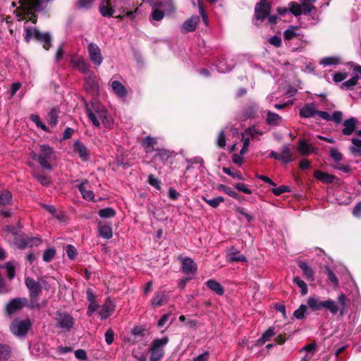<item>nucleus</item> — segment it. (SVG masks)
Here are the masks:
<instances>
[{
  "label": "nucleus",
  "instance_id": "nucleus-1",
  "mask_svg": "<svg viewBox=\"0 0 361 361\" xmlns=\"http://www.w3.org/2000/svg\"><path fill=\"white\" fill-rule=\"evenodd\" d=\"M85 108L87 116L93 126L99 128L101 124H103L105 128L109 129L113 127V118L97 99L94 98L90 102H85Z\"/></svg>",
  "mask_w": 361,
  "mask_h": 361
},
{
  "label": "nucleus",
  "instance_id": "nucleus-58",
  "mask_svg": "<svg viewBox=\"0 0 361 361\" xmlns=\"http://www.w3.org/2000/svg\"><path fill=\"white\" fill-rule=\"evenodd\" d=\"M216 144L220 148H224L226 146V135L224 130L219 132L217 136Z\"/></svg>",
  "mask_w": 361,
  "mask_h": 361
},
{
  "label": "nucleus",
  "instance_id": "nucleus-17",
  "mask_svg": "<svg viewBox=\"0 0 361 361\" xmlns=\"http://www.w3.org/2000/svg\"><path fill=\"white\" fill-rule=\"evenodd\" d=\"M73 152L76 153L80 159L86 161L90 159V152L85 145L79 140L74 142L73 145Z\"/></svg>",
  "mask_w": 361,
  "mask_h": 361
},
{
  "label": "nucleus",
  "instance_id": "nucleus-61",
  "mask_svg": "<svg viewBox=\"0 0 361 361\" xmlns=\"http://www.w3.org/2000/svg\"><path fill=\"white\" fill-rule=\"evenodd\" d=\"M330 154L331 157L336 162L340 161L343 159L342 154L336 149H331Z\"/></svg>",
  "mask_w": 361,
  "mask_h": 361
},
{
  "label": "nucleus",
  "instance_id": "nucleus-33",
  "mask_svg": "<svg viewBox=\"0 0 361 361\" xmlns=\"http://www.w3.org/2000/svg\"><path fill=\"white\" fill-rule=\"evenodd\" d=\"M351 142L352 145L349 147L350 152L355 157H361V140L353 137Z\"/></svg>",
  "mask_w": 361,
  "mask_h": 361
},
{
  "label": "nucleus",
  "instance_id": "nucleus-39",
  "mask_svg": "<svg viewBox=\"0 0 361 361\" xmlns=\"http://www.w3.org/2000/svg\"><path fill=\"white\" fill-rule=\"evenodd\" d=\"M341 63V58L337 56L324 57L320 61V64L324 66H335Z\"/></svg>",
  "mask_w": 361,
  "mask_h": 361
},
{
  "label": "nucleus",
  "instance_id": "nucleus-14",
  "mask_svg": "<svg viewBox=\"0 0 361 361\" xmlns=\"http://www.w3.org/2000/svg\"><path fill=\"white\" fill-rule=\"evenodd\" d=\"M71 63L73 68L78 69L82 73H87L90 71V65L82 57L73 56L71 59Z\"/></svg>",
  "mask_w": 361,
  "mask_h": 361
},
{
  "label": "nucleus",
  "instance_id": "nucleus-28",
  "mask_svg": "<svg viewBox=\"0 0 361 361\" xmlns=\"http://www.w3.org/2000/svg\"><path fill=\"white\" fill-rule=\"evenodd\" d=\"M307 305L313 311L320 310L324 308V301H322L319 298L310 296L307 300Z\"/></svg>",
  "mask_w": 361,
  "mask_h": 361
},
{
  "label": "nucleus",
  "instance_id": "nucleus-35",
  "mask_svg": "<svg viewBox=\"0 0 361 361\" xmlns=\"http://www.w3.org/2000/svg\"><path fill=\"white\" fill-rule=\"evenodd\" d=\"M314 176L316 178L325 183H331L336 178L334 176L322 172L321 171H316L314 172Z\"/></svg>",
  "mask_w": 361,
  "mask_h": 361
},
{
  "label": "nucleus",
  "instance_id": "nucleus-22",
  "mask_svg": "<svg viewBox=\"0 0 361 361\" xmlns=\"http://www.w3.org/2000/svg\"><path fill=\"white\" fill-rule=\"evenodd\" d=\"M82 197L86 200H94V195L92 190L89 188V182L85 180L78 186Z\"/></svg>",
  "mask_w": 361,
  "mask_h": 361
},
{
  "label": "nucleus",
  "instance_id": "nucleus-46",
  "mask_svg": "<svg viewBox=\"0 0 361 361\" xmlns=\"http://www.w3.org/2000/svg\"><path fill=\"white\" fill-rule=\"evenodd\" d=\"M298 29V27L295 26H290L287 30H286L283 32V38L285 40H290L293 38L298 36V34L295 32Z\"/></svg>",
  "mask_w": 361,
  "mask_h": 361
},
{
  "label": "nucleus",
  "instance_id": "nucleus-11",
  "mask_svg": "<svg viewBox=\"0 0 361 361\" xmlns=\"http://www.w3.org/2000/svg\"><path fill=\"white\" fill-rule=\"evenodd\" d=\"M361 79V66L356 65L353 69V77L341 84V88L353 90L357 84L358 80Z\"/></svg>",
  "mask_w": 361,
  "mask_h": 361
},
{
  "label": "nucleus",
  "instance_id": "nucleus-38",
  "mask_svg": "<svg viewBox=\"0 0 361 361\" xmlns=\"http://www.w3.org/2000/svg\"><path fill=\"white\" fill-rule=\"evenodd\" d=\"M298 150L302 155H307L313 152L314 147L305 140H300L298 144Z\"/></svg>",
  "mask_w": 361,
  "mask_h": 361
},
{
  "label": "nucleus",
  "instance_id": "nucleus-6",
  "mask_svg": "<svg viewBox=\"0 0 361 361\" xmlns=\"http://www.w3.org/2000/svg\"><path fill=\"white\" fill-rule=\"evenodd\" d=\"M25 285L29 290L30 297V306L32 308H40V305L37 302V298L42 292V286L39 282L35 279L27 277L25 279Z\"/></svg>",
  "mask_w": 361,
  "mask_h": 361
},
{
  "label": "nucleus",
  "instance_id": "nucleus-3",
  "mask_svg": "<svg viewBox=\"0 0 361 361\" xmlns=\"http://www.w3.org/2000/svg\"><path fill=\"white\" fill-rule=\"evenodd\" d=\"M317 0H303L300 4L295 1H291L289 3V11L298 17L304 15H311L312 12L316 13L317 8L314 6Z\"/></svg>",
  "mask_w": 361,
  "mask_h": 361
},
{
  "label": "nucleus",
  "instance_id": "nucleus-54",
  "mask_svg": "<svg viewBox=\"0 0 361 361\" xmlns=\"http://www.w3.org/2000/svg\"><path fill=\"white\" fill-rule=\"evenodd\" d=\"M33 176L44 186H47L50 183V180L47 176L39 173H35Z\"/></svg>",
  "mask_w": 361,
  "mask_h": 361
},
{
  "label": "nucleus",
  "instance_id": "nucleus-44",
  "mask_svg": "<svg viewBox=\"0 0 361 361\" xmlns=\"http://www.w3.org/2000/svg\"><path fill=\"white\" fill-rule=\"evenodd\" d=\"M202 199L213 208H216L221 203L224 202V198L221 196H218L212 199H207L206 197L202 196Z\"/></svg>",
  "mask_w": 361,
  "mask_h": 361
},
{
  "label": "nucleus",
  "instance_id": "nucleus-26",
  "mask_svg": "<svg viewBox=\"0 0 361 361\" xmlns=\"http://www.w3.org/2000/svg\"><path fill=\"white\" fill-rule=\"evenodd\" d=\"M299 267L302 269L303 275L310 281H314V271L312 268L306 262L300 261L298 262Z\"/></svg>",
  "mask_w": 361,
  "mask_h": 361
},
{
  "label": "nucleus",
  "instance_id": "nucleus-60",
  "mask_svg": "<svg viewBox=\"0 0 361 361\" xmlns=\"http://www.w3.org/2000/svg\"><path fill=\"white\" fill-rule=\"evenodd\" d=\"M66 254H67L68 257L71 259H75V257L77 255V250H76L75 247L71 245H68L66 246Z\"/></svg>",
  "mask_w": 361,
  "mask_h": 361
},
{
  "label": "nucleus",
  "instance_id": "nucleus-32",
  "mask_svg": "<svg viewBox=\"0 0 361 361\" xmlns=\"http://www.w3.org/2000/svg\"><path fill=\"white\" fill-rule=\"evenodd\" d=\"M207 286L213 292L219 295L224 293V288L218 281L214 279H209L206 282Z\"/></svg>",
  "mask_w": 361,
  "mask_h": 361
},
{
  "label": "nucleus",
  "instance_id": "nucleus-52",
  "mask_svg": "<svg viewBox=\"0 0 361 361\" xmlns=\"http://www.w3.org/2000/svg\"><path fill=\"white\" fill-rule=\"evenodd\" d=\"M4 269L6 270L8 277L12 279L15 276V267L13 262H8L4 265Z\"/></svg>",
  "mask_w": 361,
  "mask_h": 361
},
{
  "label": "nucleus",
  "instance_id": "nucleus-34",
  "mask_svg": "<svg viewBox=\"0 0 361 361\" xmlns=\"http://www.w3.org/2000/svg\"><path fill=\"white\" fill-rule=\"evenodd\" d=\"M258 107L256 104L252 103L247 106L243 112V118L248 119L254 118L257 114Z\"/></svg>",
  "mask_w": 361,
  "mask_h": 361
},
{
  "label": "nucleus",
  "instance_id": "nucleus-30",
  "mask_svg": "<svg viewBox=\"0 0 361 361\" xmlns=\"http://www.w3.org/2000/svg\"><path fill=\"white\" fill-rule=\"evenodd\" d=\"M356 123L357 120L355 118H350L349 119L345 120L343 122L344 128L342 130L343 134L345 135H351L355 129Z\"/></svg>",
  "mask_w": 361,
  "mask_h": 361
},
{
  "label": "nucleus",
  "instance_id": "nucleus-27",
  "mask_svg": "<svg viewBox=\"0 0 361 361\" xmlns=\"http://www.w3.org/2000/svg\"><path fill=\"white\" fill-rule=\"evenodd\" d=\"M317 111L314 104H307L300 109V116L305 118H311L317 114Z\"/></svg>",
  "mask_w": 361,
  "mask_h": 361
},
{
  "label": "nucleus",
  "instance_id": "nucleus-24",
  "mask_svg": "<svg viewBox=\"0 0 361 361\" xmlns=\"http://www.w3.org/2000/svg\"><path fill=\"white\" fill-rule=\"evenodd\" d=\"M168 300V296L165 291L157 292L150 301V305L153 308H156L162 305L164 302Z\"/></svg>",
  "mask_w": 361,
  "mask_h": 361
},
{
  "label": "nucleus",
  "instance_id": "nucleus-50",
  "mask_svg": "<svg viewBox=\"0 0 361 361\" xmlns=\"http://www.w3.org/2000/svg\"><path fill=\"white\" fill-rule=\"evenodd\" d=\"M55 255L56 250L54 248H48L44 252L42 259L45 262H49L54 259Z\"/></svg>",
  "mask_w": 361,
  "mask_h": 361
},
{
  "label": "nucleus",
  "instance_id": "nucleus-21",
  "mask_svg": "<svg viewBox=\"0 0 361 361\" xmlns=\"http://www.w3.org/2000/svg\"><path fill=\"white\" fill-rule=\"evenodd\" d=\"M40 243V239L37 238H35L31 240H27L25 238H18V236L14 238V244L20 249H24L29 245H38Z\"/></svg>",
  "mask_w": 361,
  "mask_h": 361
},
{
  "label": "nucleus",
  "instance_id": "nucleus-20",
  "mask_svg": "<svg viewBox=\"0 0 361 361\" xmlns=\"http://www.w3.org/2000/svg\"><path fill=\"white\" fill-rule=\"evenodd\" d=\"M99 12L104 17H112L115 13V9L111 5L110 0H103L99 4Z\"/></svg>",
  "mask_w": 361,
  "mask_h": 361
},
{
  "label": "nucleus",
  "instance_id": "nucleus-64",
  "mask_svg": "<svg viewBox=\"0 0 361 361\" xmlns=\"http://www.w3.org/2000/svg\"><path fill=\"white\" fill-rule=\"evenodd\" d=\"M290 189L288 186L286 185H281L279 187L274 188L272 189V192L276 195H280L284 192H289Z\"/></svg>",
  "mask_w": 361,
  "mask_h": 361
},
{
  "label": "nucleus",
  "instance_id": "nucleus-42",
  "mask_svg": "<svg viewBox=\"0 0 361 361\" xmlns=\"http://www.w3.org/2000/svg\"><path fill=\"white\" fill-rule=\"evenodd\" d=\"M324 308L328 310L331 314H336L338 312L337 302L331 299L324 300Z\"/></svg>",
  "mask_w": 361,
  "mask_h": 361
},
{
  "label": "nucleus",
  "instance_id": "nucleus-10",
  "mask_svg": "<svg viewBox=\"0 0 361 361\" xmlns=\"http://www.w3.org/2000/svg\"><path fill=\"white\" fill-rule=\"evenodd\" d=\"M271 4L270 3L258 2L255 7V24L257 21H263L270 13Z\"/></svg>",
  "mask_w": 361,
  "mask_h": 361
},
{
  "label": "nucleus",
  "instance_id": "nucleus-40",
  "mask_svg": "<svg viewBox=\"0 0 361 361\" xmlns=\"http://www.w3.org/2000/svg\"><path fill=\"white\" fill-rule=\"evenodd\" d=\"M95 0H78L75 4V8L78 10L87 11L90 9Z\"/></svg>",
  "mask_w": 361,
  "mask_h": 361
},
{
  "label": "nucleus",
  "instance_id": "nucleus-23",
  "mask_svg": "<svg viewBox=\"0 0 361 361\" xmlns=\"http://www.w3.org/2000/svg\"><path fill=\"white\" fill-rule=\"evenodd\" d=\"M227 259L229 262H247L246 257L234 247L229 249L227 253Z\"/></svg>",
  "mask_w": 361,
  "mask_h": 361
},
{
  "label": "nucleus",
  "instance_id": "nucleus-48",
  "mask_svg": "<svg viewBox=\"0 0 361 361\" xmlns=\"http://www.w3.org/2000/svg\"><path fill=\"white\" fill-rule=\"evenodd\" d=\"M11 194L8 191L0 192V206L9 204L11 202Z\"/></svg>",
  "mask_w": 361,
  "mask_h": 361
},
{
  "label": "nucleus",
  "instance_id": "nucleus-63",
  "mask_svg": "<svg viewBox=\"0 0 361 361\" xmlns=\"http://www.w3.org/2000/svg\"><path fill=\"white\" fill-rule=\"evenodd\" d=\"M348 78V73L342 72H336L333 75V80L335 82H339Z\"/></svg>",
  "mask_w": 361,
  "mask_h": 361
},
{
  "label": "nucleus",
  "instance_id": "nucleus-13",
  "mask_svg": "<svg viewBox=\"0 0 361 361\" xmlns=\"http://www.w3.org/2000/svg\"><path fill=\"white\" fill-rule=\"evenodd\" d=\"M27 299L25 298H16L11 300L6 307V312L9 314H13L18 310H21L27 305Z\"/></svg>",
  "mask_w": 361,
  "mask_h": 361
},
{
  "label": "nucleus",
  "instance_id": "nucleus-12",
  "mask_svg": "<svg viewBox=\"0 0 361 361\" xmlns=\"http://www.w3.org/2000/svg\"><path fill=\"white\" fill-rule=\"evenodd\" d=\"M89 56L95 66H100L103 61L100 48L94 43H90L88 45Z\"/></svg>",
  "mask_w": 361,
  "mask_h": 361
},
{
  "label": "nucleus",
  "instance_id": "nucleus-2",
  "mask_svg": "<svg viewBox=\"0 0 361 361\" xmlns=\"http://www.w3.org/2000/svg\"><path fill=\"white\" fill-rule=\"evenodd\" d=\"M152 2L154 9L152 18L157 21L162 20L164 14H169L175 10L171 0H153Z\"/></svg>",
  "mask_w": 361,
  "mask_h": 361
},
{
  "label": "nucleus",
  "instance_id": "nucleus-25",
  "mask_svg": "<svg viewBox=\"0 0 361 361\" xmlns=\"http://www.w3.org/2000/svg\"><path fill=\"white\" fill-rule=\"evenodd\" d=\"M200 20V17L197 16H192L189 19L186 20L183 24V29L185 32H192L196 27Z\"/></svg>",
  "mask_w": 361,
  "mask_h": 361
},
{
  "label": "nucleus",
  "instance_id": "nucleus-5",
  "mask_svg": "<svg viewBox=\"0 0 361 361\" xmlns=\"http://www.w3.org/2000/svg\"><path fill=\"white\" fill-rule=\"evenodd\" d=\"M169 338L164 336L161 338L154 339L149 348L150 361H159L164 356V348L169 343Z\"/></svg>",
  "mask_w": 361,
  "mask_h": 361
},
{
  "label": "nucleus",
  "instance_id": "nucleus-16",
  "mask_svg": "<svg viewBox=\"0 0 361 361\" xmlns=\"http://www.w3.org/2000/svg\"><path fill=\"white\" fill-rule=\"evenodd\" d=\"M114 302L110 298H108L99 310L98 314L102 319H106L114 313Z\"/></svg>",
  "mask_w": 361,
  "mask_h": 361
},
{
  "label": "nucleus",
  "instance_id": "nucleus-57",
  "mask_svg": "<svg viewBox=\"0 0 361 361\" xmlns=\"http://www.w3.org/2000/svg\"><path fill=\"white\" fill-rule=\"evenodd\" d=\"M307 310V306L305 305H301L298 309H297L293 315L298 319H302L305 317V314Z\"/></svg>",
  "mask_w": 361,
  "mask_h": 361
},
{
  "label": "nucleus",
  "instance_id": "nucleus-4",
  "mask_svg": "<svg viewBox=\"0 0 361 361\" xmlns=\"http://www.w3.org/2000/svg\"><path fill=\"white\" fill-rule=\"evenodd\" d=\"M32 37L40 42L46 50L51 47V36L49 33H42L35 27H25V41L29 42Z\"/></svg>",
  "mask_w": 361,
  "mask_h": 361
},
{
  "label": "nucleus",
  "instance_id": "nucleus-56",
  "mask_svg": "<svg viewBox=\"0 0 361 361\" xmlns=\"http://www.w3.org/2000/svg\"><path fill=\"white\" fill-rule=\"evenodd\" d=\"M4 230L8 233V234H11L16 238L19 235L20 228L19 226H6L4 228Z\"/></svg>",
  "mask_w": 361,
  "mask_h": 361
},
{
  "label": "nucleus",
  "instance_id": "nucleus-31",
  "mask_svg": "<svg viewBox=\"0 0 361 361\" xmlns=\"http://www.w3.org/2000/svg\"><path fill=\"white\" fill-rule=\"evenodd\" d=\"M157 144V140L155 137L147 136L143 139L142 145L145 149L146 153H151L154 151V146Z\"/></svg>",
  "mask_w": 361,
  "mask_h": 361
},
{
  "label": "nucleus",
  "instance_id": "nucleus-49",
  "mask_svg": "<svg viewBox=\"0 0 361 361\" xmlns=\"http://www.w3.org/2000/svg\"><path fill=\"white\" fill-rule=\"evenodd\" d=\"M30 118L32 122H34L36 124L37 128L43 130L45 132L49 131L48 128L44 124H43L42 123V121H40L39 116L38 115L31 114L30 116Z\"/></svg>",
  "mask_w": 361,
  "mask_h": 361
},
{
  "label": "nucleus",
  "instance_id": "nucleus-62",
  "mask_svg": "<svg viewBox=\"0 0 361 361\" xmlns=\"http://www.w3.org/2000/svg\"><path fill=\"white\" fill-rule=\"evenodd\" d=\"M148 183L150 185L159 189L160 188V181L153 174L148 176Z\"/></svg>",
  "mask_w": 361,
  "mask_h": 361
},
{
  "label": "nucleus",
  "instance_id": "nucleus-37",
  "mask_svg": "<svg viewBox=\"0 0 361 361\" xmlns=\"http://www.w3.org/2000/svg\"><path fill=\"white\" fill-rule=\"evenodd\" d=\"M99 235L105 239H110L112 237V229L109 225L99 224Z\"/></svg>",
  "mask_w": 361,
  "mask_h": 361
},
{
  "label": "nucleus",
  "instance_id": "nucleus-18",
  "mask_svg": "<svg viewBox=\"0 0 361 361\" xmlns=\"http://www.w3.org/2000/svg\"><path fill=\"white\" fill-rule=\"evenodd\" d=\"M293 160V156L290 145H283L279 152V161L281 163L287 164Z\"/></svg>",
  "mask_w": 361,
  "mask_h": 361
},
{
  "label": "nucleus",
  "instance_id": "nucleus-45",
  "mask_svg": "<svg viewBox=\"0 0 361 361\" xmlns=\"http://www.w3.org/2000/svg\"><path fill=\"white\" fill-rule=\"evenodd\" d=\"M59 111L53 108L47 115V122L51 126H56L58 122Z\"/></svg>",
  "mask_w": 361,
  "mask_h": 361
},
{
  "label": "nucleus",
  "instance_id": "nucleus-29",
  "mask_svg": "<svg viewBox=\"0 0 361 361\" xmlns=\"http://www.w3.org/2000/svg\"><path fill=\"white\" fill-rule=\"evenodd\" d=\"M111 87L113 92L119 97L124 98L127 95V90L126 87L117 80L112 81Z\"/></svg>",
  "mask_w": 361,
  "mask_h": 361
},
{
  "label": "nucleus",
  "instance_id": "nucleus-41",
  "mask_svg": "<svg viewBox=\"0 0 361 361\" xmlns=\"http://www.w3.org/2000/svg\"><path fill=\"white\" fill-rule=\"evenodd\" d=\"M266 112L267 114V118L266 121L269 125L276 126L281 121V117L279 114L273 113L270 111H267Z\"/></svg>",
  "mask_w": 361,
  "mask_h": 361
},
{
  "label": "nucleus",
  "instance_id": "nucleus-53",
  "mask_svg": "<svg viewBox=\"0 0 361 361\" xmlns=\"http://www.w3.org/2000/svg\"><path fill=\"white\" fill-rule=\"evenodd\" d=\"M293 282L301 288V294L302 295H305L307 293L308 290L307 284L297 276L293 279Z\"/></svg>",
  "mask_w": 361,
  "mask_h": 361
},
{
  "label": "nucleus",
  "instance_id": "nucleus-51",
  "mask_svg": "<svg viewBox=\"0 0 361 361\" xmlns=\"http://www.w3.org/2000/svg\"><path fill=\"white\" fill-rule=\"evenodd\" d=\"M11 349L6 345L0 344V360H6L10 357Z\"/></svg>",
  "mask_w": 361,
  "mask_h": 361
},
{
  "label": "nucleus",
  "instance_id": "nucleus-36",
  "mask_svg": "<svg viewBox=\"0 0 361 361\" xmlns=\"http://www.w3.org/2000/svg\"><path fill=\"white\" fill-rule=\"evenodd\" d=\"M156 157L162 161V162H166L169 159L173 157L174 154L173 152H170L166 149H157Z\"/></svg>",
  "mask_w": 361,
  "mask_h": 361
},
{
  "label": "nucleus",
  "instance_id": "nucleus-43",
  "mask_svg": "<svg viewBox=\"0 0 361 361\" xmlns=\"http://www.w3.org/2000/svg\"><path fill=\"white\" fill-rule=\"evenodd\" d=\"M275 335V332L273 328H269L262 335V336L257 340L256 345H262L266 341H269V338Z\"/></svg>",
  "mask_w": 361,
  "mask_h": 361
},
{
  "label": "nucleus",
  "instance_id": "nucleus-15",
  "mask_svg": "<svg viewBox=\"0 0 361 361\" xmlns=\"http://www.w3.org/2000/svg\"><path fill=\"white\" fill-rule=\"evenodd\" d=\"M85 90L92 94H97L99 91V85L95 75H88L85 78Z\"/></svg>",
  "mask_w": 361,
  "mask_h": 361
},
{
  "label": "nucleus",
  "instance_id": "nucleus-8",
  "mask_svg": "<svg viewBox=\"0 0 361 361\" xmlns=\"http://www.w3.org/2000/svg\"><path fill=\"white\" fill-rule=\"evenodd\" d=\"M32 326L30 319H14L11 324V331L16 336H25Z\"/></svg>",
  "mask_w": 361,
  "mask_h": 361
},
{
  "label": "nucleus",
  "instance_id": "nucleus-55",
  "mask_svg": "<svg viewBox=\"0 0 361 361\" xmlns=\"http://www.w3.org/2000/svg\"><path fill=\"white\" fill-rule=\"evenodd\" d=\"M223 171L226 174H227V175H228V176H231V177H233L234 178H236V179H238V180H243V179L241 173L240 172L237 171H232L229 168L224 167L223 168Z\"/></svg>",
  "mask_w": 361,
  "mask_h": 361
},
{
  "label": "nucleus",
  "instance_id": "nucleus-47",
  "mask_svg": "<svg viewBox=\"0 0 361 361\" xmlns=\"http://www.w3.org/2000/svg\"><path fill=\"white\" fill-rule=\"evenodd\" d=\"M99 215L101 218H111L116 215L115 210L111 207H106L102 209H100L99 212Z\"/></svg>",
  "mask_w": 361,
  "mask_h": 361
},
{
  "label": "nucleus",
  "instance_id": "nucleus-7",
  "mask_svg": "<svg viewBox=\"0 0 361 361\" xmlns=\"http://www.w3.org/2000/svg\"><path fill=\"white\" fill-rule=\"evenodd\" d=\"M55 158L53 149L47 145L40 146V153L38 156L37 161L41 166L50 170L51 169V161Z\"/></svg>",
  "mask_w": 361,
  "mask_h": 361
},
{
  "label": "nucleus",
  "instance_id": "nucleus-19",
  "mask_svg": "<svg viewBox=\"0 0 361 361\" xmlns=\"http://www.w3.org/2000/svg\"><path fill=\"white\" fill-rule=\"evenodd\" d=\"M181 270L185 274L194 275L197 271V267L193 259L185 257L181 262Z\"/></svg>",
  "mask_w": 361,
  "mask_h": 361
},
{
  "label": "nucleus",
  "instance_id": "nucleus-59",
  "mask_svg": "<svg viewBox=\"0 0 361 361\" xmlns=\"http://www.w3.org/2000/svg\"><path fill=\"white\" fill-rule=\"evenodd\" d=\"M217 71L220 73H226L231 70V68L226 64L224 61H219L216 63Z\"/></svg>",
  "mask_w": 361,
  "mask_h": 361
},
{
  "label": "nucleus",
  "instance_id": "nucleus-9",
  "mask_svg": "<svg viewBox=\"0 0 361 361\" xmlns=\"http://www.w3.org/2000/svg\"><path fill=\"white\" fill-rule=\"evenodd\" d=\"M55 320L56 326L66 331H69L75 324L74 318L67 312H56Z\"/></svg>",
  "mask_w": 361,
  "mask_h": 361
}]
</instances>
